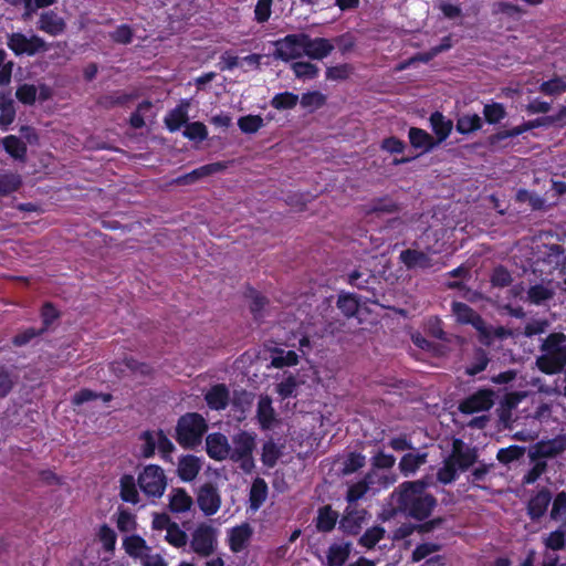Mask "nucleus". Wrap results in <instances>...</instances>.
Masks as SVG:
<instances>
[{"instance_id": "f257e3e1", "label": "nucleus", "mask_w": 566, "mask_h": 566, "mask_svg": "<svg viewBox=\"0 0 566 566\" xmlns=\"http://www.w3.org/2000/svg\"><path fill=\"white\" fill-rule=\"evenodd\" d=\"M424 480L405 481L392 493L396 502L394 512H400L417 521L427 520L434 507L437 499L428 493Z\"/></svg>"}, {"instance_id": "f03ea898", "label": "nucleus", "mask_w": 566, "mask_h": 566, "mask_svg": "<svg viewBox=\"0 0 566 566\" xmlns=\"http://www.w3.org/2000/svg\"><path fill=\"white\" fill-rule=\"evenodd\" d=\"M175 431V438L184 449H195L201 444L208 422L198 412H187L179 417Z\"/></svg>"}, {"instance_id": "7ed1b4c3", "label": "nucleus", "mask_w": 566, "mask_h": 566, "mask_svg": "<svg viewBox=\"0 0 566 566\" xmlns=\"http://www.w3.org/2000/svg\"><path fill=\"white\" fill-rule=\"evenodd\" d=\"M230 458L247 474L253 472L255 462L253 451L256 447V433L247 430H240L231 437Z\"/></svg>"}, {"instance_id": "20e7f679", "label": "nucleus", "mask_w": 566, "mask_h": 566, "mask_svg": "<svg viewBox=\"0 0 566 566\" xmlns=\"http://www.w3.org/2000/svg\"><path fill=\"white\" fill-rule=\"evenodd\" d=\"M137 483L145 495L159 499L165 493L167 479L161 467L148 464L138 474Z\"/></svg>"}, {"instance_id": "39448f33", "label": "nucleus", "mask_w": 566, "mask_h": 566, "mask_svg": "<svg viewBox=\"0 0 566 566\" xmlns=\"http://www.w3.org/2000/svg\"><path fill=\"white\" fill-rule=\"evenodd\" d=\"M7 45L17 56H33L48 50L46 42L41 36L33 34L28 38L22 32L9 34Z\"/></svg>"}, {"instance_id": "423d86ee", "label": "nucleus", "mask_w": 566, "mask_h": 566, "mask_svg": "<svg viewBox=\"0 0 566 566\" xmlns=\"http://www.w3.org/2000/svg\"><path fill=\"white\" fill-rule=\"evenodd\" d=\"M216 542L214 528L210 525L201 524L192 533L190 547L197 555L208 557L214 552Z\"/></svg>"}, {"instance_id": "0eeeda50", "label": "nucleus", "mask_w": 566, "mask_h": 566, "mask_svg": "<svg viewBox=\"0 0 566 566\" xmlns=\"http://www.w3.org/2000/svg\"><path fill=\"white\" fill-rule=\"evenodd\" d=\"M493 392L490 389H480L467 397L459 403V411L464 415H472L480 411H488L493 407Z\"/></svg>"}, {"instance_id": "6e6552de", "label": "nucleus", "mask_w": 566, "mask_h": 566, "mask_svg": "<svg viewBox=\"0 0 566 566\" xmlns=\"http://www.w3.org/2000/svg\"><path fill=\"white\" fill-rule=\"evenodd\" d=\"M400 211V205L389 195L373 198L369 202L360 206V212L365 218L376 216L382 217L395 214Z\"/></svg>"}, {"instance_id": "1a4fd4ad", "label": "nucleus", "mask_w": 566, "mask_h": 566, "mask_svg": "<svg viewBox=\"0 0 566 566\" xmlns=\"http://www.w3.org/2000/svg\"><path fill=\"white\" fill-rule=\"evenodd\" d=\"M302 43V33L287 34L275 42L273 56L284 62L297 59L303 53Z\"/></svg>"}, {"instance_id": "9d476101", "label": "nucleus", "mask_w": 566, "mask_h": 566, "mask_svg": "<svg viewBox=\"0 0 566 566\" xmlns=\"http://www.w3.org/2000/svg\"><path fill=\"white\" fill-rule=\"evenodd\" d=\"M197 504L206 516L214 515L221 506V496L216 485L205 483L198 490Z\"/></svg>"}, {"instance_id": "9b49d317", "label": "nucleus", "mask_w": 566, "mask_h": 566, "mask_svg": "<svg viewBox=\"0 0 566 566\" xmlns=\"http://www.w3.org/2000/svg\"><path fill=\"white\" fill-rule=\"evenodd\" d=\"M302 42L303 53L313 60H323L334 50L333 43L325 38L312 39L308 34L302 33Z\"/></svg>"}, {"instance_id": "f8f14e48", "label": "nucleus", "mask_w": 566, "mask_h": 566, "mask_svg": "<svg viewBox=\"0 0 566 566\" xmlns=\"http://www.w3.org/2000/svg\"><path fill=\"white\" fill-rule=\"evenodd\" d=\"M551 119L552 118H549L548 116L538 117L532 120L523 122L521 125L515 126L511 129L500 130L491 136V143L495 144L507 138L517 137L534 128L551 126Z\"/></svg>"}, {"instance_id": "ddd939ff", "label": "nucleus", "mask_w": 566, "mask_h": 566, "mask_svg": "<svg viewBox=\"0 0 566 566\" xmlns=\"http://www.w3.org/2000/svg\"><path fill=\"white\" fill-rule=\"evenodd\" d=\"M206 451L209 458L223 461L230 458V443L221 432H212L206 437Z\"/></svg>"}, {"instance_id": "4468645a", "label": "nucleus", "mask_w": 566, "mask_h": 566, "mask_svg": "<svg viewBox=\"0 0 566 566\" xmlns=\"http://www.w3.org/2000/svg\"><path fill=\"white\" fill-rule=\"evenodd\" d=\"M566 449V442L563 440H548L537 442L530 451L531 461L554 458Z\"/></svg>"}, {"instance_id": "2eb2a0df", "label": "nucleus", "mask_w": 566, "mask_h": 566, "mask_svg": "<svg viewBox=\"0 0 566 566\" xmlns=\"http://www.w3.org/2000/svg\"><path fill=\"white\" fill-rule=\"evenodd\" d=\"M205 401L211 410H224L229 406L230 391L224 384L212 385L205 394Z\"/></svg>"}, {"instance_id": "dca6fc26", "label": "nucleus", "mask_w": 566, "mask_h": 566, "mask_svg": "<svg viewBox=\"0 0 566 566\" xmlns=\"http://www.w3.org/2000/svg\"><path fill=\"white\" fill-rule=\"evenodd\" d=\"M541 261L548 265L549 272L566 270L565 249L560 244H546Z\"/></svg>"}, {"instance_id": "f3484780", "label": "nucleus", "mask_w": 566, "mask_h": 566, "mask_svg": "<svg viewBox=\"0 0 566 566\" xmlns=\"http://www.w3.org/2000/svg\"><path fill=\"white\" fill-rule=\"evenodd\" d=\"M552 501V494L548 489L543 488L533 495L527 503V515L532 521L542 518Z\"/></svg>"}, {"instance_id": "a211bd4d", "label": "nucleus", "mask_w": 566, "mask_h": 566, "mask_svg": "<svg viewBox=\"0 0 566 566\" xmlns=\"http://www.w3.org/2000/svg\"><path fill=\"white\" fill-rule=\"evenodd\" d=\"M38 29L52 36H56L65 31L66 23L55 11L49 10L41 13L38 21Z\"/></svg>"}, {"instance_id": "6ab92c4d", "label": "nucleus", "mask_w": 566, "mask_h": 566, "mask_svg": "<svg viewBox=\"0 0 566 566\" xmlns=\"http://www.w3.org/2000/svg\"><path fill=\"white\" fill-rule=\"evenodd\" d=\"M400 262L408 269H429L432 266L431 258L423 251L406 249L400 252Z\"/></svg>"}, {"instance_id": "aec40b11", "label": "nucleus", "mask_w": 566, "mask_h": 566, "mask_svg": "<svg viewBox=\"0 0 566 566\" xmlns=\"http://www.w3.org/2000/svg\"><path fill=\"white\" fill-rule=\"evenodd\" d=\"M252 534L253 530L249 523H242L231 528L229 534V547L231 552H242L247 547Z\"/></svg>"}, {"instance_id": "412c9836", "label": "nucleus", "mask_w": 566, "mask_h": 566, "mask_svg": "<svg viewBox=\"0 0 566 566\" xmlns=\"http://www.w3.org/2000/svg\"><path fill=\"white\" fill-rule=\"evenodd\" d=\"M201 463L198 457L193 454H186L180 457L177 468V474L184 482L193 481L199 474Z\"/></svg>"}, {"instance_id": "4be33fe9", "label": "nucleus", "mask_w": 566, "mask_h": 566, "mask_svg": "<svg viewBox=\"0 0 566 566\" xmlns=\"http://www.w3.org/2000/svg\"><path fill=\"white\" fill-rule=\"evenodd\" d=\"M4 151L14 160L25 163L28 158V146L24 140L15 135H8L1 140Z\"/></svg>"}, {"instance_id": "5701e85b", "label": "nucleus", "mask_w": 566, "mask_h": 566, "mask_svg": "<svg viewBox=\"0 0 566 566\" xmlns=\"http://www.w3.org/2000/svg\"><path fill=\"white\" fill-rule=\"evenodd\" d=\"M338 518L339 514L337 511L333 510L332 505H323L317 510V515L314 521L315 527L317 532L329 533L335 528Z\"/></svg>"}, {"instance_id": "b1692460", "label": "nucleus", "mask_w": 566, "mask_h": 566, "mask_svg": "<svg viewBox=\"0 0 566 566\" xmlns=\"http://www.w3.org/2000/svg\"><path fill=\"white\" fill-rule=\"evenodd\" d=\"M256 419L262 430H269L273 427L275 422V410L270 396H260L256 408Z\"/></svg>"}, {"instance_id": "393cba45", "label": "nucleus", "mask_w": 566, "mask_h": 566, "mask_svg": "<svg viewBox=\"0 0 566 566\" xmlns=\"http://www.w3.org/2000/svg\"><path fill=\"white\" fill-rule=\"evenodd\" d=\"M452 312L457 317V321L462 324H471L478 329L483 325L482 317L471 306L463 302H453Z\"/></svg>"}, {"instance_id": "a878e982", "label": "nucleus", "mask_w": 566, "mask_h": 566, "mask_svg": "<svg viewBox=\"0 0 566 566\" xmlns=\"http://www.w3.org/2000/svg\"><path fill=\"white\" fill-rule=\"evenodd\" d=\"M119 496L123 502L136 505L139 503L138 483L134 475L123 474L119 479Z\"/></svg>"}, {"instance_id": "bb28decb", "label": "nucleus", "mask_w": 566, "mask_h": 566, "mask_svg": "<svg viewBox=\"0 0 566 566\" xmlns=\"http://www.w3.org/2000/svg\"><path fill=\"white\" fill-rule=\"evenodd\" d=\"M408 138L410 145L415 149H421L423 153L431 151L434 147L438 146L434 137H432L422 128L410 127L408 132Z\"/></svg>"}, {"instance_id": "cd10ccee", "label": "nucleus", "mask_w": 566, "mask_h": 566, "mask_svg": "<svg viewBox=\"0 0 566 566\" xmlns=\"http://www.w3.org/2000/svg\"><path fill=\"white\" fill-rule=\"evenodd\" d=\"M536 365L538 369L546 375L558 374L566 367V356L553 354H543L537 357Z\"/></svg>"}, {"instance_id": "c85d7f7f", "label": "nucleus", "mask_w": 566, "mask_h": 566, "mask_svg": "<svg viewBox=\"0 0 566 566\" xmlns=\"http://www.w3.org/2000/svg\"><path fill=\"white\" fill-rule=\"evenodd\" d=\"M192 497L182 488H175L169 495V510L172 513H185L191 509Z\"/></svg>"}, {"instance_id": "c756f323", "label": "nucleus", "mask_w": 566, "mask_h": 566, "mask_svg": "<svg viewBox=\"0 0 566 566\" xmlns=\"http://www.w3.org/2000/svg\"><path fill=\"white\" fill-rule=\"evenodd\" d=\"M430 124L433 133L436 134L437 144H441L444 142L449 135L451 134V130L453 128V123L451 119H447L442 113L440 112H433L430 116Z\"/></svg>"}, {"instance_id": "7c9ffc66", "label": "nucleus", "mask_w": 566, "mask_h": 566, "mask_svg": "<svg viewBox=\"0 0 566 566\" xmlns=\"http://www.w3.org/2000/svg\"><path fill=\"white\" fill-rule=\"evenodd\" d=\"M269 493V488L264 479L255 478L252 482L249 503L252 511H258L265 502Z\"/></svg>"}, {"instance_id": "2f4dec72", "label": "nucleus", "mask_w": 566, "mask_h": 566, "mask_svg": "<svg viewBox=\"0 0 566 566\" xmlns=\"http://www.w3.org/2000/svg\"><path fill=\"white\" fill-rule=\"evenodd\" d=\"M427 462V453H406L399 462V470L403 476H409Z\"/></svg>"}, {"instance_id": "473e14b6", "label": "nucleus", "mask_w": 566, "mask_h": 566, "mask_svg": "<svg viewBox=\"0 0 566 566\" xmlns=\"http://www.w3.org/2000/svg\"><path fill=\"white\" fill-rule=\"evenodd\" d=\"M350 554V543L332 544L326 554V566H343Z\"/></svg>"}, {"instance_id": "72a5a7b5", "label": "nucleus", "mask_w": 566, "mask_h": 566, "mask_svg": "<svg viewBox=\"0 0 566 566\" xmlns=\"http://www.w3.org/2000/svg\"><path fill=\"white\" fill-rule=\"evenodd\" d=\"M364 511H346L339 521V530L349 535H357L361 528Z\"/></svg>"}, {"instance_id": "f704fd0d", "label": "nucleus", "mask_w": 566, "mask_h": 566, "mask_svg": "<svg viewBox=\"0 0 566 566\" xmlns=\"http://www.w3.org/2000/svg\"><path fill=\"white\" fill-rule=\"evenodd\" d=\"M566 335L564 333H551L541 345V350L545 354L566 356Z\"/></svg>"}, {"instance_id": "c9c22d12", "label": "nucleus", "mask_w": 566, "mask_h": 566, "mask_svg": "<svg viewBox=\"0 0 566 566\" xmlns=\"http://www.w3.org/2000/svg\"><path fill=\"white\" fill-rule=\"evenodd\" d=\"M448 459L462 472L470 469L478 461L476 448H467L462 452L450 453Z\"/></svg>"}, {"instance_id": "e433bc0d", "label": "nucleus", "mask_w": 566, "mask_h": 566, "mask_svg": "<svg viewBox=\"0 0 566 566\" xmlns=\"http://www.w3.org/2000/svg\"><path fill=\"white\" fill-rule=\"evenodd\" d=\"M186 105H179L171 109L165 117V125L171 133L179 130L184 125H187L188 113Z\"/></svg>"}, {"instance_id": "4c0bfd02", "label": "nucleus", "mask_w": 566, "mask_h": 566, "mask_svg": "<svg viewBox=\"0 0 566 566\" xmlns=\"http://www.w3.org/2000/svg\"><path fill=\"white\" fill-rule=\"evenodd\" d=\"M136 97V93H125L122 91H116L111 94L103 95L98 99V104L106 109H111L116 106H124L128 102L135 99Z\"/></svg>"}, {"instance_id": "58836bf2", "label": "nucleus", "mask_w": 566, "mask_h": 566, "mask_svg": "<svg viewBox=\"0 0 566 566\" xmlns=\"http://www.w3.org/2000/svg\"><path fill=\"white\" fill-rule=\"evenodd\" d=\"M22 186V178L19 174L3 171L0 174V196L7 197L18 191Z\"/></svg>"}, {"instance_id": "ea45409f", "label": "nucleus", "mask_w": 566, "mask_h": 566, "mask_svg": "<svg viewBox=\"0 0 566 566\" xmlns=\"http://www.w3.org/2000/svg\"><path fill=\"white\" fill-rule=\"evenodd\" d=\"M373 483V475L367 473L361 480L348 488L346 493V501L348 503H355L359 501L369 491Z\"/></svg>"}, {"instance_id": "a19ab883", "label": "nucleus", "mask_w": 566, "mask_h": 566, "mask_svg": "<svg viewBox=\"0 0 566 566\" xmlns=\"http://www.w3.org/2000/svg\"><path fill=\"white\" fill-rule=\"evenodd\" d=\"M482 127V119L478 114L462 115L457 119L455 129L462 135H469Z\"/></svg>"}, {"instance_id": "79ce46f5", "label": "nucleus", "mask_w": 566, "mask_h": 566, "mask_svg": "<svg viewBox=\"0 0 566 566\" xmlns=\"http://www.w3.org/2000/svg\"><path fill=\"white\" fill-rule=\"evenodd\" d=\"M337 307L348 318L356 316L359 310V300L355 294H339Z\"/></svg>"}, {"instance_id": "37998d69", "label": "nucleus", "mask_w": 566, "mask_h": 566, "mask_svg": "<svg viewBox=\"0 0 566 566\" xmlns=\"http://www.w3.org/2000/svg\"><path fill=\"white\" fill-rule=\"evenodd\" d=\"M282 452L273 440L265 441L262 447L261 461L266 468H274Z\"/></svg>"}, {"instance_id": "c03bdc74", "label": "nucleus", "mask_w": 566, "mask_h": 566, "mask_svg": "<svg viewBox=\"0 0 566 566\" xmlns=\"http://www.w3.org/2000/svg\"><path fill=\"white\" fill-rule=\"evenodd\" d=\"M553 296L554 291L543 284L532 285L527 291V301L535 305H541Z\"/></svg>"}, {"instance_id": "a18cd8bd", "label": "nucleus", "mask_w": 566, "mask_h": 566, "mask_svg": "<svg viewBox=\"0 0 566 566\" xmlns=\"http://www.w3.org/2000/svg\"><path fill=\"white\" fill-rule=\"evenodd\" d=\"M298 103V95L292 92L277 93L271 101L272 107L279 111L292 109Z\"/></svg>"}, {"instance_id": "49530a36", "label": "nucleus", "mask_w": 566, "mask_h": 566, "mask_svg": "<svg viewBox=\"0 0 566 566\" xmlns=\"http://www.w3.org/2000/svg\"><path fill=\"white\" fill-rule=\"evenodd\" d=\"M525 453V448L513 444L507 448H501L496 453V459L503 464H510L520 460Z\"/></svg>"}, {"instance_id": "de8ad7c7", "label": "nucleus", "mask_w": 566, "mask_h": 566, "mask_svg": "<svg viewBox=\"0 0 566 566\" xmlns=\"http://www.w3.org/2000/svg\"><path fill=\"white\" fill-rule=\"evenodd\" d=\"M385 528L381 526H373L367 528L359 538V544L368 549L374 548L378 542L385 537Z\"/></svg>"}, {"instance_id": "09e8293b", "label": "nucleus", "mask_w": 566, "mask_h": 566, "mask_svg": "<svg viewBox=\"0 0 566 566\" xmlns=\"http://www.w3.org/2000/svg\"><path fill=\"white\" fill-rule=\"evenodd\" d=\"M139 439L143 441L142 455L145 459L153 458L157 446V430H146L140 433Z\"/></svg>"}, {"instance_id": "8fccbe9b", "label": "nucleus", "mask_w": 566, "mask_h": 566, "mask_svg": "<svg viewBox=\"0 0 566 566\" xmlns=\"http://www.w3.org/2000/svg\"><path fill=\"white\" fill-rule=\"evenodd\" d=\"M295 76L302 80H312L318 75V67L311 62H294L291 65Z\"/></svg>"}, {"instance_id": "3c124183", "label": "nucleus", "mask_w": 566, "mask_h": 566, "mask_svg": "<svg viewBox=\"0 0 566 566\" xmlns=\"http://www.w3.org/2000/svg\"><path fill=\"white\" fill-rule=\"evenodd\" d=\"M247 296L251 298L250 311L254 319L261 318L262 312L269 303L268 298L252 287L248 290Z\"/></svg>"}, {"instance_id": "603ef678", "label": "nucleus", "mask_w": 566, "mask_h": 566, "mask_svg": "<svg viewBox=\"0 0 566 566\" xmlns=\"http://www.w3.org/2000/svg\"><path fill=\"white\" fill-rule=\"evenodd\" d=\"M544 544L552 551H560L566 545V524L548 534Z\"/></svg>"}, {"instance_id": "864d4df0", "label": "nucleus", "mask_w": 566, "mask_h": 566, "mask_svg": "<svg viewBox=\"0 0 566 566\" xmlns=\"http://www.w3.org/2000/svg\"><path fill=\"white\" fill-rule=\"evenodd\" d=\"M184 136L190 140L203 142L208 138V129L201 122L187 123Z\"/></svg>"}, {"instance_id": "5fc2aeb1", "label": "nucleus", "mask_w": 566, "mask_h": 566, "mask_svg": "<svg viewBox=\"0 0 566 566\" xmlns=\"http://www.w3.org/2000/svg\"><path fill=\"white\" fill-rule=\"evenodd\" d=\"M484 119L489 124H497L506 116V111L503 104L492 103L484 105L483 108Z\"/></svg>"}, {"instance_id": "6e6d98bb", "label": "nucleus", "mask_w": 566, "mask_h": 566, "mask_svg": "<svg viewBox=\"0 0 566 566\" xmlns=\"http://www.w3.org/2000/svg\"><path fill=\"white\" fill-rule=\"evenodd\" d=\"M489 357L484 349L479 348L474 353L473 361L467 367L465 373L469 376H475L480 374L481 371L485 370V368L489 365Z\"/></svg>"}, {"instance_id": "4d7b16f0", "label": "nucleus", "mask_w": 566, "mask_h": 566, "mask_svg": "<svg viewBox=\"0 0 566 566\" xmlns=\"http://www.w3.org/2000/svg\"><path fill=\"white\" fill-rule=\"evenodd\" d=\"M238 126L244 134H254L263 126L260 115H245L239 118Z\"/></svg>"}, {"instance_id": "13d9d810", "label": "nucleus", "mask_w": 566, "mask_h": 566, "mask_svg": "<svg viewBox=\"0 0 566 566\" xmlns=\"http://www.w3.org/2000/svg\"><path fill=\"white\" fill-rule=\"evenodd\" d=\"M165 538L171 546L176 548L184 547L188 541L186 532L182 531L176 522L172 523L168 528Z\"/></svg>"}, {"instance_id": "bf43d9fd", "label": "nucleus", "mask_w": 566, "mask_h": 566, "mask_svg": "<svg viewBox=\"0 0 566 566\" xmlns=\"http://www.w3.org/2000/svg\"><path fill=\"white\" fill-rule=\"evenodd\" d=\"M539 92L544 95L555 96L566 92V82L562 77H554L548 81H544L539 85Z\"/></svg>"}, {"instance_id": "052dcab7", "label": "nucleus", "mask_w": 566, "mask_h": 566, "mask_svg": "<svg viewBox=\"0 0 566 566\" xmlns=\"http://www.w3.org/2000/svg\"><path fill=\"white\" fill-rule=\"evenodd\" d=\"M109 39L117 44H130L134 39V30L128 24H120L109 32Z\"/></svg>"}, {"instance_id": "680f3d73", "label": "nucleus", "mask_w": 566, "mask_h": 566, "mask_svg": "<svg viewBox=\"0 0 566 566\" xmlns=\"http://www.w3.org/2000/svg\"><path fill=\"white\" fill-rule=\"evenodd\" d=\"M42 327L40 329L45 333L50 326L60 317V313L51 302H45L41 307Z\"/></svg>"}, {"instance_id": "e2e57ef3", "label": "nucleus", "mask_w": 566, "mask_h": 566, "mask_svg": "<svg viewBox=\"0 0 566 566\" xmlns=\"http://www.w3.org/2000/svg\"><path fill=\"white\" fill-rule=\"evenodd\" d=\"M441 549V545L432 542L421 543L416 546L411 554V562L418 563L422 559H426L433 553H437Z\"/></svg>"}, {"instance_id": "0e129e2a", "label": "nucleus", "mask_w": 566, "mask_h": 566, "mask_svg": "<svg viewBox=\"0 0 566 566\" xmlns=\"http://www.w3.org/2000/svg\"><path fill=\"white\" fill-rule=\"evenodd\" d=\"M97 536L103 545V548L106 552L114 551L117 541V535L112 527H109L107 524L101 525Z\"/></svg>"}, {"instance_id": "69168bd1", "label": "nucleus", "mask_w": 566, "mask_h": 566, "mask_svg": "<svg viewBox=\"0 0 566 566\" xmlns=\"http://www.w3.org/2000/svg\"><path fill=\"white\" fill-rule=\"evenodd\" d=\"M458 468L447 458L437 472V479L443 484H450L458 478Z\"/></svg>"}, {"instance_id": "338daca9", "label": "nucleus", "mask_w": 566, "mask_h": 566, "mask_svg": "<svg viewBox=\"0 0 566 566\" xmlns=\"http://www.w3.org/2000/svg\"><path fill=\"white\" fill-rule=\"evenodd\" d=\"M490 281L493 286L502 289L511 285L513 279L510 271L505 266L497 265L492 271Z\"/></svg>"}, {"instance_id": "774afa93", "label": "nucleus", "mask_w": 566, "mask_h": 566, "mask_svg": "<svg viewBox=\"0 0 566 566\" xmlns=\"http://www.w3.org/2000/svg\"><path fill=\"white\" fill-rule=\"evenodd\" d=\"M36 87L33 84H21L15 91V97L24 105H33L36 101Z\"/></svg>"}]
</instances>
